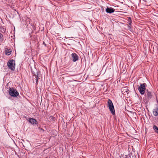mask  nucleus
<instances>
[{
    "label": "nucleus",
    "instance_id": "obj_1",
    "mask_svg": "<svg viewBox=\"0 0 158 158\" xmlns=\"http://www.w3.org/2000/svg\"><path fill=\"white\" fill-rule=\"evenodd\" d=\"M108 105L110 110L112 114H114L115 113L114 107L113 103L111 100L109 99L108 100Z\"/></svg>",
    "mask_w": 158,
    "mask_h": 158
},
{
    "label": "nucleus",
    "instance_id": "obj_2",
    "mask_svg": "<svg viewBox=\"0 0 158 158\" xmlns=\"http://www.w3.org/2000/svg\"><path fill=\"white\" fill-rule=\"evenodd\" d=\"M7 65L9 69L14 71L15 69V61L14 60H10L7 62Z\"/></svg>",
    "mask_w": 158,
    "mask_h": 158
},
{
    "label": "nucleus",
    "instance_id": "obj_3",
    "mask_svg": "<svg viewBox=\"0 0 158 158\" xmlns=\"http://www.w3.org/2000/svg\"><path fill=\"white\" fill-rule=\"evenodd\" d=\"M146 86V84L145 83L140 84V86H138V89L141 94L143 95L144 94Z\"/></svg>",
    "mask_w": 158,
    "mask_h": 158
},
{
    "label": "nucleus",
    "instance_id": "obj_4",
    "mask_svg": "<svg viewBox=\"0 0 158 158\" xmlns=\"http://www.w3.org/2000/svg\"><path fill=\"white\" fill-rule=\"evenodd\" d=\"M10 95L13 97H16L19 95L18 92L13 88H10L9 90Z\"/></svg>",
    "mask_w": 158,
    "mask_h": 158
},
{
    "label": "nucleus",
    "instance_id": "obj_5",
    "mask_svg": "<svg viewBox=\"0 0 158 158\" xmlns=\"http://www.w3.org/2000/svg\"><path fill=\"white\" fill-rule=\"evenodd\" d=\"M41 77V74L40 73H36V75L34 74L33 77V81L34 82L35 81L37 83L39 79H40Z\"/></svg>",
    "mask_w": 158,
    "mask_h": 158
},
{
    "label": "nucleus",
    "instance_id": "obj_6",
    "mask_svg": "<svg viewBox=\"0 0 158 158\" xmlns=\"http://www.w3.org/2000/svg\"><path fill=\"white\" fill-rule=\"evenodd\" d=\"M122 92L124 95H127L129 93V90L127 87H124L122 89Z\"/></svg>",
    "mask_w": 158,
    "mask_h": 158
},
{
    "label": "nucleus",
    "instance_id": "obj_7",
    "mask_svg": "<svg viewBox=\"0 0 158 158\" xmlns=\"http://www.w3.org/2000/svg\"><path fill=\"white\" fill-rule=\"evenodd\" d=\"M106 11L107 13H111L114 12V9L111 7H108L106 9Z\"/></svg>",
    "mask_w": 158,
    "mask_h": 158
},
{
    "label": "nucleus",
    "instance_id": "obj_8",
    "mask_svg": "<svg viewBox=\"0 0 158 158\" xmlns=\"http://www.w3.org/2000/svg\"><path fill=\"white\" fill-rule=\"evenodd\" d=\"M72 57L73 58V61L74 62H75L77 61L78 59V57L77 55L75 53H73L71 54Z\"/></svg>",
    "mask_w": 158,
    "mask_h": 158
},
{
    "label": "nucleus",
    "instance_id": "obj_9",
    "mask_svg": "<svg viewBox=\"0 0 158 158\" xmlns=\"http://www.w3.org/2000/svg\"><path fill=\"white\" fill-rule=\"evenodd\" d=\"M153 113L155 116H156L158 115V106H157L156 108L153 110Z\"/></svg>",
    "mask_w": 158,
    "mask_h": 158
},
{
    "label": "nucleus",
    "instance_id": "obj_10",
    "mask_svg": "<svg viewBox=\"0 0 158 158\" xmlns=\"http://www.w3.org/2000/svg\"><path fill=\"white\" fill-rule=\"evenodd\" d=\"M29 121L32 124H37L38 123L35 119L33 118H30L29 119Z\"/></svg>",
    "mask_w": 158,
    "mask_h": 158
},
{
    "label": "nucleus",
    "instance_id": "obj_11",
    "mask_svg": "<svg viewBox=\"0 0 158 158\" xmlns=\"http://www.w3.org/2000/svg\"><path fill=\"white\" fill-rule=\"evenodd\" d=\"M11 52V50L10 49H5V54L9 56L10 55Z\"/></svg>",
    "mask_w": 158,
    "mask_h": 158
},
{
    "label": "nucleus",
    "instance_id": "obj_12",
    "mask_svg": "<svg viewBox=\"0 0 158 158\" xmlns=\"http://www.w3.org/2000/svg\"><path fill=\"white\" fill-rule=\"evenodd\" d=\"M147 97L148 98L151 99L152 97V94L150 92H149L148 91H147Z\"/></svg>",
    "mask_w": 158,
    "mask_h": 158
},
{
    "label": "nucleus",
    "instance_id": "obj_13",
    "mask_svg": "<svg viewBox=\"0 0 158 158\" xmlns=\"http://www.w3.org/2000/svg\"><path fill=\"white\" fill-rule=\"evenodd\" d=\"M153 129L158 134V127L156 125H154L153 127Z\"/></svg>",
    "mask_w": 158,
    "mask_h": 158
},
{
    "label": "nucleus",
    "instance_id": "obj_14",
    "mask_svg": "<svg viewBox=\"0 0 158 158\" xmlns=\"http://www.w3.org/2000/svg\"><path fill=\"white\" fill-rule=\"evenodd\" d=\"M3 39V36L2 34H0V40H2V41Z\"/></svg>",
    "mask_w": 158,
    "mask_h": 158
},
{
    "label": "nucleus",
    "instance_id": "obj_15",
    "mask_svg": "<svg viewBox=\"0 0 158 158\" xmlns=\"http://www.w3.org/2000/svg\"><path fill=\"white\" fill-rule=\"evenodd\" d=\"M50 118L51 121H54L55 119V118L52 116H51L50 117Z\"/></svg>",
    "mask_w": 158,
    "mask_h": 158
},
{
    "label": "nucleus",
    "instance_id": "obj_16",
    "mask_svg": "<svg viewBox=\"0 0 158 158\" xmlns=\"http://www.w3.org/2000/svg\"><path fill=\"white\" fill-rule=\"evenodd\" d=\"M129 21L130 22L129 24L130 25H131V18L130 17L129 18Z\"/></svg>",
    "mask_w": 158,
    "mask_h": 158
},
{
    "label": "nucleus",
    "instance_id": "obj_17",
    "mask_svg": "<svg viewBox=\"0 0 158 158\" xmlns=\"http://www.w3.org/2000/svg\"><path fill=\"white\" fill-rule=\"evenodd\" d=\"M39 129H40V131H44V130L41 128H39Z\"/></svg>",
    "mask_w": 158,
    "mask_h": 158
},
{
    "label": "nucleus",
    "instance_id": "obj_18",
    "mask_svg": "<svg viewBox=\"0 0 158 158\" xmlns=\"http://www.w3.org/2000/svg\"><path fill=\"white\" fill-rule=\"evenodd\" d=\"M43 44L45 46H46V44H45L44 42Z\"/></svg>",
    "mask_w": 158,
    "mask_h": 158
}]
</instances>
